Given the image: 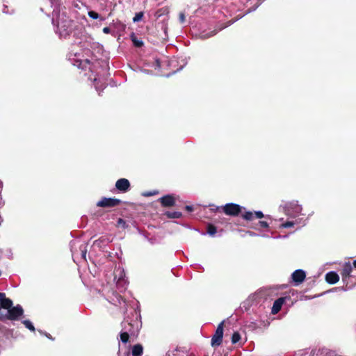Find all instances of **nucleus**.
<instances>
[{"instance_id": "nucleus-1", "label": "nucleus", "mask_w": 356, "mask_h": 356, "mask_svg": "<svg viewBox=\"0 0 356 356\" xmlns=\"http://www.w3.org/2000/svg\"><path fill=\"white\" fill-rule=\"evenodd\" d=\"M302 211V206L297 201L287 203L285 206V213L289 220L282 224L280 227L282 228H290L295 225H298L299 227L304 225L305 220H304L303 217H300V216H303Z\"/></svg>"}, {"instance_id": "nucleus-2", "label": "nucleus", "mask_w": 356, "mask_h": 356, "mask_svg": "<svg viewBox=\"0 0 356 356\" xmlns=\"http://www.w3.org/2000/svg\"><path fill=\"white\" fill-rule=\"evenodd\" d=\"M52 24L56 25V31L60 37L65 38L72 32V22L65 16L64 13L60 14V12L56 9L52 13Z\"/></svg>"}, {"instance_id": "nucleus-3", "label": "nucleus", "mask_w": 356, "mask_h": 356, "mask_svg": "<svg viewBox=\"0 0 356 356\" xmlns=\"http://www.w3.org/2000/svg\"><path fill=\"white\" fill-rule=\"evenodd\" d=\"M13 301L6 297L4 293H0V309H7L8 310V318L10 320H16L21 316L24 310L21 305H17L15 307H12Z\"/></svg>"}, {"instance_id": "nucleus-4", "label": "nucleus", "mask_w": 356, "mask_h": 356, "mask_svg": "<svg viewBox=\"0 0 356 356\" xmlns=\"http://www.w3.org/2000/svg\"><path fill=\"white\" fill-rule=\"evenodd\" d=\"M69 60L74 66H76L78 68H81L83 70H86L88 68L92 74H94L96 67L100 65L99 61L91 63L90 61L87 58L81 59L80 54L74 52L73 50L69 54Z\"/></svg>"}, {"instance_id": "nucleus-5", "label": "nucleus", "mask_w": 356, "mask_h": 356, "mask_svg": "<svg viewBox=\"0 0 356 356\" xmlns=\"http://www.w3.org/2000/svg\"><path fill=\"white\" fill-rule=\"evenodd\" d=\"M71 251L74 262H79L81 259L86 261L87 247L86 244H80L79 245V250H76V243L74 242L71 244Z\"/></svg>"}, {"instance_id": "nucleus-6", "label": "nucleus", "mask_w": 356, "mask_h": 356, "mask_svg": "<svg viewBox=\"0 0 356 356\" xmlns=\"http://www.w3.org/2000/svg\"><path fill=\"white\" fill-rule=\"evenodd\" d=\"M115 280H116V285L120 291L125 290L127 284L125 280V273L122 268H118L115 272Z\"/></svg>"}, {"instance_id": "nucleus-7", "label": "nucleus", "mask_w": 356, "mask_h": 356, "mask_svg": "<svg viewBox=\"0 0 356 356\" xmlns=\"http://www.w3.org/2000/svg\"><path fill=\"white\" fill-rule=\"evenodd\" d=\"M223 325L224 321H222L217 327L215 334L211 339V346L213 347L218 346L221 344L223 337Z\"/></svg>"}, {"instance_id": "nucleus-8", "label": "nucleus", "mask_w": 356, "mask_h": 356, "mask_svg": "<svg viewBox=\"0 0 356 356\" xmlns=\"http://www.w3.org/2000/svg\"><path fill=\"white\" fill-rule=\"evenodd\" d=\"M123 329L120 335V341L124 343H127L129 341V334H134V331L132 330L133 325L130 323L124 321L123 323Z\"/></svg>"}, {"instance_id": "nucleus-9", "label": "nucleus", "mask_w": 356, "mask_h": 356, "mask_svg": "<svg viewBox=\"0 0 356 356\" xmlns=\"http://www.w3.org/2000/svg\"><path fill=\"white\" fill-rule=\"evenodd\" d=\"M223 211L229 216H237L241 210V207L237 204L228 203L223 207Z\"/></svg>"}, {"instance_id": "nucleus-10", "label": "nucleus", "mask_w": 356, "mask_h": 356, "mask_svg": "<svg viewBox=\"0 0 356 356\" xmlns=\"http://www.w3.org/2000/svg\"><path fill=\"white\" fill-rule=\"evenodd\" d=\"M306 277V273L302 269H298L296 270L292 274H291V279L295 283V285H299L300 284L302 283Z\"/></svg>"}, {"instance_id": "nucleus-11", "label": "nucleus", "mask_w": 356, "mask_h": 356, "mask_svg": "<svg viewBox=\"0 0 356 356\" xmlns=\"http://www.w3.org/2000/svg\"><path fill=\"white\" fill-rule=\"evenodd\" d=\"M120 200L115 198L104 197L97 203V205L100 207H111L118 205Z\"/></svg>"}, {"instance_id": "nucleus-12", "label": "nucleus", "mask_w": 356, "mask_h": 356, "mask_svg": "<svg viewBox=\"0 0 356 356\" xmlns=\"http://www.w3.org/2000/svg\"><path fill=\"white\" fill-rule=\"evenodd\" d=\"M241 16H239L238 15L234 20H230L227 24L223 26H221L218 30H214L211 32H209V33H205L204 31L202 32V33H200V38H202V39H207V38H209L214 35H216L217 33V32L220 30H222L223 29H225V27L229 26L230 24H233L234 22H236V20H238L239 18H241Z\"/></svg>"}, {"instance_id": "nucleus-13", "label": "nucleus", "mask_w": 356, "mask_h": 356, "mask_svg": "<svg viewBox=\"0 0 356 356\" xmlns=\"http://www.w3.org/2000/svg\"><path fill=\"white\" fill-rule=\"evenodd\" d=\"M115 187L120 191L126 192L130 187V183L128 179L121 178L116 181Z\"/></svg>"}, {"instance_id": "nucleus-14", "label": "nucleus", "mask_w": 356, "mask_h": 356, "mask_svg": "<svg viewBox=\"0 0 356 356\" xmlns=\"http://www.w3.org/2000/svg\"><path fill=\"white\" fill-rule=\"evenodd\" d=\"M89 79L92 80L95 83V87L96 90L98 92L99 95L100 92L106 88V85L104 83L102 82L100 78H97L96 75L92 78L91 76H89Z\"/></svg>"}, {"instance_id": "nucleus-15", "label": "nucleus", "mask_w": 356, "mask_h": 356, "mask_svg": "<svg viewBox=\"0 0 356 356\" xmlns=\"http://www.w3.org/2000/svg\"><path fill=\"white\" fill-rule=\"evenodd\" d=\"M325 280L328 284H334L339 280V275L334 271H330L326 273Z\"/></svg>"}, {"instance_id": "nucleus-16", "label": "nucleus", "mask_w": 356, "mask_h": 356, "mask_svg": "<svg viewBox=\"0 0 356 356\" xmlns=\"http://www.w3.org/2000/svg\"><path fill=\"white\" fill-rule=\"evenodd\" d=\"M160 202L163 207H171L175 204V200L172 195H168L161 197Z\"/></svg>"}, {"instance_id": "nucleus-17", "label": "nucleus", "mask_w": 356, "mask_h": 356, "mask_svg": "<svg viewBox=\"0 0 356 356\" xmlns=\"http://www.w3.org/2000/svg\"><path fill=\"white\" fill-rule=\"evenodd\" d=\"M353 268L350 263H346L344 265L342 272H341V276L343 281H346V279H348L350 273L352 272Z\"/></svg>"}, {"instance_id": "nucleus-18", "label": "nucleus", "mask_w": 356, "mask_h": 356, "mask_svg": "<svg viewBox=\"0 0 356 356\" xmlns=\"http://www.w3.org/2000/svg\"><path fill=\"white\" fill-rule=\"evenodd\" d=\"M284 300L283 298H280L274 302L271 310L272 314H275L280 311L282 306L284 303Z\"/></svg>"}, {"instance_id": "nucleus-19", "label": "nucleus", "mask_w": 356, "mask_h": 356, "mask_svg": "<svg viewBox=\"0 0 356 356\" xmlns=\"http://www.w3.org/2000/svg\"><path fill=\"white\" fill-rule=\"evenodd\" d=\"M143 348L140 344H136L132 347L131 354L133 356H140L143 354Z\"/></svg>"}, {"instance_id": "nucleus-20", "label": "nucleus", "mask_w": 356, "mask_h": 356, "mask_svg": "<svg viewBox=\"0 0 356 356\" xmlns=\"http://www.w3.org/2000/svg\"><path fill=\"white\" fill-rule=\"evenodd\" d=\"M166 215L170 218H179L181 216V213L179 211H168L166 213Z\"/></svg>"}, {"instance_id": "nucleus-21", "label": "nucleus", "mask_w": 356, "mask_h": 356, "mask_svg": "<svg viewBox=\"0 0 356 356\" xmlns=\"http://www.w3.org/2000/svg\"><path fill=\"white\" fill-rule=\"evenodd\" d=\"M22 323L25 325V327L31 331H35V327L33 323L29 320H24L22 321Z\"/></svg>"}, {"instance_id": "nucleus-22", "label": "nucleus", "mask_w": 356, "mask_h": 356, "mask_svg": "<svg viewBox=\"0 0 356 356\" xmlns=\"http://www.w3.org/2000/svg\"><path fill=\"white\" fill-rule=\"evenodd\" d=\"M241 339V335L238 332H234V334L232 336V343L233 344H235L238 343Z\"/></svg>"}, {"instance_id": "nucleus-23", "label": "nucleus", "mask_w": 356, "mask_h": 356, "mask_svg": "<svg viewBox=\"0 0 356 356\" xmlns=\"http://www.w3.org/2000/svg\"><path fill=\"white\" fill-rule=\"evenodd\" d=\"M254 215L252 211H246L243 214V218L247 220H251L254 218Z\"/></svg>"}, {"instance_id": "nucleus-24", "label": "nucleus", "mask_w": 356, "mask_h": 356, "mask_svg": "<svg viewBox=\"0 0 356 356\" xmlns=\"http://www.w3.org/2000/svg\"><path fill=\"white\" fill-rule=\"evenodd\" d=\"M207 233L210 236H213L215 235V234L216 233V227L212 225H208Z\"/></svg>"}, {"instance_id": "nucleus-25", "label": "nucleus", "mask_w": 356, "mask_h": 356, "mask_svg": "<svg viewBox=\"0 0 356 356\" xmlns=\"http://www.w3.org/2000/svg\"><path fill=\"white\" fill-rule=\"evenodd\" d=\"M143 15H144L143 12H139V13H136L134 17L133 18V22H138L140 21L142 19V18L143 17Z\"/></svg>"}, {"instance_id": "nucleus-26", "label": "nucleus", "mask_w": 356, "mask_h": 356, "mask_svg": "<svg viewBox=\"0 0 356 356\" xmlns=\"http://www.w3.org/2000/svg\"><path fill=\"white\" fill-rule=\"evenodd\" d=\"M115 298L117 300L115 301V300H113V304H116L117 302H118L120 305H121L122 302L125 303V300L122 296L117 294Z\"/></svg>"}, {"instance_id": "nucleus-27", "label": "nucleus", "mask_w": 356, "mask_h": 356, "mask_svg": "<svg viewBox=\"0 0 356 356\" xmlns=\"http://www.w3.org/2000/svg\"><path fill=\"white\" fill-rule=\"evenodd\" d=\"M88 16L90 18L94 19H97L99 17V14L95 12V11H90V12H88Z\"/></svg>"}, {"instance_id": "nucleus-28", "label": "nucleus", "mask_w": 356, "mask_h": 356, "mask_svg": "<svg viewBox=\"0 0 356 356\" xmlns=\"http://www.w3.org/2000/svg\"><path fill=\"white\" fill-rule=\"evenodd\" d=\"M118 225L119 227H122V228H125L126 227V222L123 219L119 218L118 220Z\"/></svg>"}, {"instance_id": "nucleus-29", "label": "nucleus", "mask_w": 356, "mask_h": 356, "mask_svg": "<svg viewBox=\"0 0 356 356\" xmlns=\"http://www.w3.org/2000/svg\"><path fill=\"white\" fill-rule=\"evenodd\" d=\"M254 215L255 218H259V219L262 218L264 217L263 213L260 211L254 212Z\"/></svg>"}, {"instance_id": "nucleus-30", "label": "nucleus", "mask_w": 356, "mask_h": 356, "mask_svg": "<svg viewBox=\"0 0 356 356\" xmlns=\"http://www.w3.org/2000/svg\"><path fill=\"white\" fill-rule=\"evenodd\" d=\"M259 225L261 227H264V228L268 227V223L267 222H266V221L261 220V221L259 222Z\"/></svg>"}, {"instance_id": "nucleus-31", "label": "nucleus", "mask_w": 356, "mask_h": 356, "mask_svg": "<svg viewBox=\"0 0 356 356\" xmlns=\"http://www.w3.org/2000/svg\"><path fill=\"white\" fill-rule=\"evenodd\" d=\"M181 23H184L185 21V15L184 13H180L179 17Z\"/></svg>"}, {"instance_id": "nucleus-32", "label": "nucleus", "mask_w": 356, "mask_h": 356, "mask_svg": "<svg viewBox=\"0 0 356 356\" xmlns=\"http://www.w3.org/2000/svg\"><path fill=\"white\" fill-rule=\"evenodd\" d=\"M156 194H157L156 191H152V192H149V193H144L143 195L148 197V196L154 195H156Z\"/></svg>"}, {"instance_id": "nucleus-33", "label": "nucleus", "mask_w": 356, "mask_h": 356, "mask_svg": "<svg viewBox=\"0 0 356 356\" xmlns=\"http://www.w3.org/2000/svg\"><path fill=\"white\" fill-rule=\"evenodd\" d=\"M135 45L137 46V47H140L143 45V42L140 41V40H133Z\"/></svg>"}, {"instance_id": "nucleus-34", "label": "nucleus", "mask_w": 356, "mask_h": 356, "mask_svg": "<svg viewBox=\"0 0 356 356\" xmlns=\"http://www.w3.org/2000/svg\"><path fill=\"white\" fill-rule=\"evenodd\" d=\"M103 32L106 34H108V33H111V29L109 27H104L103 29Z\"/></svg>"}, {"instance_id": "nucleus-35", "label": "nucleus", "mask_w": 356, "mask_h": 356, "mask_svg": "<svg viewBox=\"0 0 356 356\" xmlns=\"http://www.w3.org/2000/svg\"><path fill=\"white\" fill-rule=\"evenodd\" d=\"M186 209L188 211L191 212L193 211V206L187 205V206H186Z\"/></svg>"}, {"instance_id": "nucleus-36", "label": "nucleus", "mask_w": 356, "mask_h": 356, "mask_svg": "<svg viewBox=\"0 0 356 356\" xmlns=\"http://www.w3.org/2000/svg\"><path fill=\"white\" fill-rule=\"evenodd\" d=\"M249 235L251 236H257V234L253 232H249Z\"/></svg>"}, {"instance_id": "nucleus-37", "label": "nucleus", "mask_w": 356, "mask_h": 356, "mask_svg": "<svg viewBox=\"0 0 356 356\" xmlns=\"http://www.w3.org/2000/svg\"><path fill=\"white\" fill-rule=\"evenodd\" d=\"M353 266L355 268H356V259L353 261Z\"/></svg>"}, {"instance_id": "nucleus-38", "label": "nucleus", "mask_w": 356, "mask_h": 356, "mask_svg": "<svg viewBox=\"0 0 356 356\" xmlns=\"http://www.w3.org/2000/svg\"><path fill=\"white\" fill-rule=\"evenodd\" d=\"M227 12L229 13V15H232V10H231V11L227 10Z\"/></svg>"}, {"instance_id": "nucleus-39", "label": "nucleus", "mask_w": 356, "mask_h": 356, "mask_svg": "<svg viewBox=\"0 0 356 356\" xmlns=\"http://www.w3.org/2000/svg\"><path fill=\"white\" fill-rule=\"evenodd\" d=\"M46 337L51 339V337H50L49 334H46Z\"/></svg>"}, {"instance_id": "nucleus-40", "label": "nucleus", "mask_w": 356, "mask_h": 356, "mask_svg": "<svg viewBox=\"0 0 356 356\" xmlns=\"http://www.w3.org/2000/svg\"><path fill=\"white\" fill-rule=\"evenodd\" d=\"M156 63L157 66H159V60H156Z\"/></svg>"}, {"instance_id": "nucleus-41", "label": "nucleus", "mask_w": 356, "mask_h": 356, "mask_svg": "<svg viewBox=\"0 0 356 356\" xmlns=\"http://www.w3.org/2000/svg\"><path fill=\"white\" fill-rule=\"evenodd\" d=\"M250 11H251L250 10H248L246 12V13H250Z\"/></svg>"}]
</instances>
